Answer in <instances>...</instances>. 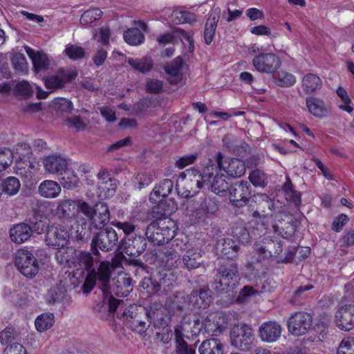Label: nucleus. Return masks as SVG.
I'll return each instance as SVG.
<instances>
[{
  "label": "nucleus",
  "mask_w": 354,
  "mask_h": 354,
  "mask_svg": "<svg viewBox=\"0 0 354 354\" xmlns=\"http://www.w3.org/2000/svg\"><path fill=\"white\" fill-rule=\"evenodd\" d=\"M59 175H61L59 185H62L64 188L72 189L77 187L80 179L73 170L67 167Z\"/></svg>",
  "instance_id": "a19ab883"
},
{
  "label": "nucleus",
  "mask_w": 354,
  "mask_h": 354,
  "mask_svg": "<svg viewBox=\"0 0 354 354\" xmlns=\"http://www.w3.org/2000/svg\"><path fill=\"white\" fill-rule=\"evenodd\" d=\"M175 344V354H196L195 344H188L180 335L177 337Z\"/></svg>",
  "instance_id": "4d7b16f0"
},
{
  "label": "nucleus",
  "mask_w": 354,
  "mask_h": 354,
  "mask_svg": "<svg viewBox=\"0 0 354 354\" xmlns=\"http://www.w3.org/2000/svg\"><path fill=\"white\" fill-rule=\"evenodd\" d=\"M259 332L262 341L273 342L280 337L281 328L279 324L274 322H268L260 326Z\"/></svg>",
  "instance_id": "b1692460"
},
{
  "label": "nucleus",
  "mask_w": 354,
  "mask_h": 354,
  "mask_svg": "<svg viewBox=\"0 0 354 354\" xmlns=\"http://www.w3.org/2000/svg\"><path fill=\"white\" fill-rule=\"evenodd\" d=\"M163 259L166 261L167 266L169 268H178L181 263V259L176 249L167 250L165 252Z\"/></svg>",
  "instance_id": "680f3d73"
},
{
  "label": "nucleus",
  "mask_w": 354,
  "mask_h": 354,
  "mask_svg": "<svg viewBox=\"0 0 354 354\" xmlns=\"http://www.w3.org/2000/svg\"><path fill=\"white\" fill-rule=\"evenodd\" d=\"M156 278L160 291L162 290L163 292H167L173 286L174 275L170 271L160 272Z\"/></svg>",
  "instance_id": "8fccbe9b"
},
{
  "label": "nucleus",
  "mask_w": 354,
  "mask_h": 354,
  "mask_svg": "<svg viewBox=\"0 0 354 354\" xmlns=\"http://www.w3.org/2000/svg\"><path fill=\"white\" fill-rule=\"evenodd\" d=\"M177 230L176 224L170 218L158 219L152 221L147 226L145 235L149 242L160 245L172 240Z\"/></svg>",
  "instance_id": "f03ea898"
},
{
  "label": "nucleus",
  "mask_w": 354,
  "mask_h": 354,
  "mask_svg": "<svg viewBox=\"0 0 354 354\" xmlns=\"http://www.w3.org/2000/svg\"><path fill=\"white\" fill-rule=\"evenodd\" d=\"M202 262L201 252L197 248L188 249L181 260L183 268L189 270L199 268Z\"/></svg>",
  "instance_id": "bb28decb"
},
{
  "label": "nucleus",
  "mask_w": 354,
  "mask_h": 354,
  "mask_svg": "<svg viewBox=\"0 0 354 354\" xmlns=\"http://www.w3.org/2000/svg\"><path fill=\"white\" fill-rule=\"evenodd\" d=\"M306 103L308 111L314 116L322 117L325 115L326 108L323 100L317 97H310L306 99Z\"/></svg>",
  "instance_id": "79ce46f5"
},
{
  "label": "nucleus",
  "mask_w": 354,
  "mask_h": 354,
  "mask_svg": "<svg viewBox=\"0 0 354 354\" xmlns=\"http://www.w3.org/2000/svg\"><path fill=\"white\" fill-rule=\"evenodd\" d=\"M239 250V245L230 238H221L215 245L216 254L227 259L237 257Z\"/></svg>",
  "instance_id": "5701e85b"
},
{
  "label": "nucleus",
  "mask_w": 354,
  "mask_h": 354,
  "mask_svg": "<svg viewBox=\"0 0 354 354\" xmlns=\"http://www.w3.org/2000/svg\"><path fill=\"white\" fill-rule=\"evenodd\" d=\"M224 346L218 339H206L200 345V354H223Z\"/></svg>",
  "instance_id": "e433bc0d"
},
{
  "label": "nucleus",
  "mask_w": 354,
  "mask_h": 354,
  "mask_svg": "<svg viewBox=\"0 0 354 354\" xmlns=\"http://www.w3.org/2000/svg\"><path fill=\"white\" fill-rule=\"evenodd\" d=\"M323 86L322 80L316 74L307 73L301 80V88L306 94H311L320 90Z\"/></svg>",
  "instance_id": "c756f323"
},
{
  "label": "nucleus",
  "mask_w": 354,
  "mask_h": 354,
  "mask_svg": "<svg viewBox=\"0 0 354 354\" xmlns=\"http://www.w3.org/2000/svg\"><path fill=\"white\" fill-rule=\"evenodd\" d=\"M62 191L59 183L52 180H45L38 187V192L44 198H54L57 197Z\"/></svg>",
  "instance_id": "cd10ccee"
},
{
  "label": "nucleus",
  "mask_w": 354,
  "mask_h": 354,
  "mask_svg": "<svg viewBox=\"0 0 354 354\" xmlns=\"http://www.w3.org/2000/svg\"><path fill=\"white\" fill-rule=\"evenodd\" d=\"M313 317L306 311H295L288 319L289 333L296 337L306 334L311 328Z\"/></svg>",
  "instance_id": "9d476101"
},
{
  "label": "nucleus",
  "mask_w": 354,
  "mask_h": 354,
  "mask_svg": "<svg viewBox=\"0 0 354 354\" xmlns=\"http://www.w3.org/2000/svg\"><path fill=\"white\" fill-rule=\"evenodd\" d=\"M75 208V203L71 199L63 200L59 202L55 209V216L59 219L68 218Z\"/></svg>",
  "instance_id": "de8ad7c7"
},
{
  "label": "nucleus",
  "mask_w": 354,
  "mask_h": 354,
  "mask_svg": "<svg viewBox=\"0 0 354 354\" xmlns=\"http://www.w3.org/2000/svg\"><path fill=\"white\" fill-rule=\"evenodd\" d=\"M97 281H98V271H92L84 274V280L83 281L82 291L85 294L89 293L95 285Z\"/></svg>",
  "instance_id": "052dcab7"
},
{
  "label": "nucleus",
  "mask_w": 354,
  "mask_h": 354,
  "mask_svg": "<svg viewBox=\"0 0 354 354\" xmlns=\"http://www.w3.org/2000/svg\"><path fill=\"white\" fill-rule=\"evenodd\" d=\"M78 208L96 229H102L110 221L109 207L104 203H99L94 206H91L86 202H81Z\"/></svg>",
  "instance_id": "39448f33"
},
{
  "label": "nucleus",
  "mask_w": 354,
  "mask_h": 354,
  "mask_svg": "<svg viewBox=\"0 0 354 354\" xmlns=\"http://www.w3.org/2000/svg\"><path fill=\"white\" fill-rule=\"evenodd\" d=\"M103 312L104 315H101L112 326L118 324L117 319L123 322L127 327L133 331L138 333H143L147 331V327L145 322L139 319L141 313L138 311H98Z\"/></svg>",
  "instance_id": "20e7f679"
},
{
  "label": "nucleus",
  "mask_w": 354,
  "mask_h": 354,
  "mask_svg": "<svg viewBox=\"0 0 354 354\" xmlns=\"http://www.w3.org/2000/svg\"><path fill=\"white\" fill-rule=\"evenodd\" d=\"M112 225L121 230L125 234V237H129L131 234L135 232L136 227L131 221H113Z\"/></svg>",
  "instance_id": "338daca9"
},
{
  "label": "nucleus",
  "mask_w": 354,
  "mask_h": 354,
  "mask_svg": "<svg viewBox=\"0 0 354 354\" xmlns=\"http://www.w3.org/2000/svg\"><path fill=\"white\" fill-rule=\"evenodd\" d=\"M42 163L46 172L59 175L64 171L68 165L67 159L57 153L44 156Z\"/></svg>",
  "instance_id": "aec40b11"
},
{
  "label": "nucleus",
  "mask_w": 354,
  "mask_h": 354,
  "mask_svg": "<svg viewBox=\"0 0 354 354\" xmlns=\"http://www.w3.org/2000/svg\"><path fill=\"white\" fill-rule=\"evenodd\" d=\"M218 312L219 311L211 313L207 315L203 321H201L203 326V330L205 333L209 334L210 333L217 331L221 332L225 328V326L220 324L218 320H216L217 317H218L219 319H221V313L218 315Z\"/></svg>",
  "instance_id": "72a5a7b5"
},
{
  "label": "nucleus",
  "mask_w": 354,
  "mask_h": 354,
  "mask_svg": "<svg viewBox=\"0 0 354 354\" xmlns=\"http://www.w3.org/2000/svg\"><path fill=\"white\" fill-rule=\"evenodd\" d=\"M75 251L72 247H61L55 253V259L60 265L73 266Z\"/></svg>",
  "instance_id": "4c0bfd02"
},
{
  "label": "nucleus",
  "mask_w": 354,
  "mask_h": 354,
  "mask_svg": "<svg viewBox=\"0 0 354 354\" xmlns=\"http://www.w3.org/2000/svg\"><path fill=\"white\" fill-rule=\"evenodd\" d=\"M124 41L130 45L136 46L144 42L145 36L138 28L129 29L124 32Z\"/></svg>",
  "instance_id": "5fc2aeb1"
},
{
  "label": "nucleus",
  "mask_w": 354,
  "mask_h": 354,
  "mask_svg": "<svg viewBox=\"0 0 354 354\" xmlns=\"http://www.w3.org/2000/svg\"><path fill=\"white\" fill-rule=\"evenodd\" d=\"M222 169L218 166V153L216 154L214 159H209L205 166L203 167L201 174L203 176L204 180L207 183V185L211 182V180L214 178V176L218 174V170Z\"/></svg>",
  "instance_id": "58836bf2"
},
{
  "label": "nucleus",
  "mask_w": 354,
  "mask_h": 354,
  "mask_svg": "<svg viewBox=\"0 0 354 354\" xmlns=\"http://www.w3.org/2000/svg\"><path fill=\"white\" fill-rule=\"evenodd\" d=\"M15 263L19 271L27 278L32 279L39 272V266L37 259L27 250L20 249L17 251Z\"/></svg>",
  "instance_id": "0eeeda50"
},
{
  "label": "nucleus",
  "mask_w": 354,
  "mask_h": 354,
  "mask_svg": "<svg viewBox=\"0 0 354 354\" xmlns=\"http://www.w3.org/2000/svg\"><path fill=\"white\" fill-rule=\"evenodd\" d=\"M28 224V227L30 228L31 234L35 232L38 234H41L44 232L46 233V230L49 227L45 221L38 219L36 217L30 218Z\"/></svg>",
  "instance_id": "e2e57ef3"
},
{
  "label": "nucleus",
  "mask_w": 354,
  "mask_h": 354,
  "mask_svg": "<svg viewBox=\"0 0 354 354\" xmlns=\"http://www.w3.org/2000/svg\"><path fill=\"white\" fill-rule=\"evenodd\" d=\"M121 248L129 257H137L146 249L147 241L140 235L124 237L120 242Z\"/></svg>",
  "instance_id": "dca6fc26"
},
{
  "label": "nucleus",
  "mask_w": 354,
  "mask_h": 354,
  "mask_svg": "<svg viewBox=\"0 0 354 354\" xmlns=\"http://www.w3.org/2000/svg\"><path fill=\"white\" fill-rule=\"evenodd\" d=\"M273 230L275 233L281 235L283 238L289 239L292 238L297 229V222L292 219L284 222L283 219L278 220L277 223L272 225Z\"/></svg>",
  "instance_id": "c85d7f7f"
},
{
  "label": "nucleus",
  "mask_w": 354,
  "mask_h": 354,
  "mask_svg": "<svg viewBox=\"0 0 354 354\" xmlns=\"http://www.w3.org/2000/svg\"><path fill=\"white\" fill-rule=\"evenodd\" d=\"M148 321L154 328L163 329L169 327L171 315H167L165 311H145Z\"/></svg>",
  "instance_id": "2f4dec72"
},
{
  "label": "nucleus",
  "mask_w": 354,
  "mask_h": 354,
  "mask_svg": "<svg viewBox=\"0 0 354 354\" xmlns=\"http://www.w3.org/2000/svg\"><path fill=\"white\" fill-rule=\"evenodd\" d=\"M218 210V202L216 198H205L201 203L200 207L198 209V214H213Z\"/></svg>",
  "instance_id": "6e6d98bb"
},
{
  "label": "nucleus",
  "mask_w": 354,
  "mask_h": 354,
  "mask_svg": "<svg viewBox=\"0 0 354 354\" xmlns=\"http://www.w3.org/2000/svg\"><path fill=\"white\" fill-rule=\"evenodd\" d=\"M64 124L74 131H83L86 126L80 116H72L66 118Z\"/></svg>",
  "instance_id": "69168bd1"
},
{
  "label": "nucleus",
  "mask_w": 354,
  "mask_h": 354,
  "mask_svg": "<svg viewBox=\"0 0 354 354\" xmlns=\"http://www.w3.org/2000/svg\"><path fill=\"white\" fill-rule=\"evenodd\" d=\"M118 241V236L112 227H106L97 233L92 239L91 250L94 255L100 254L97 248L101 250L109 252L114 249Z\"/></svg>",
  "instance_id": "1a4fd4ad"
},
{
  "label": "nucleus",
  "mask_w": 354,
  "mask_h": 354,
  "mask_svg": "<svg viewBox=\"0 0 354 354\" xmlns=\"http://www.w3.org/2000/svg\"><path fill=\"white\" fill-rule=\"evenodd\" d=\"M337 354H354V338L344 339L337 348Z\"/></svg>",
  "instance_id": "774afa93"
},
{
  "label": "nucleus",
  "mask_w": 354,
  "mask_h": 354,
  "mask_svg": "<svg viewBox=\"0 0 354 354\" xmlns=\"http://www.w3.org/2000/svg\"><path fill=\"white\" fill-rule=\"evenodd\" d=\"M179 178L185 181V185L198 193L201 189L207 185L201 171L195 167L186 169L180 173Z\"/></svg>",
  "instance_id": "4be33fe9"
},
{
  "label": "nucleus",
  "mask_w": 354,
  "mask_h": 354,
  "mask_svg": "<svg viewBox=\"0 0 354 354\" xmlns=\"http://www.w3.org/2000/svg\"><path fill=\"white\" fill-rule=\"evenodd\" d=\"M252 65L259 73H274L281 66V59L274 53H260L252 59Z\"/></svg>",
  "instance_id": "9b49d317"
},
{
  "label": "nucleus",
  "mask_w": 354,
  "mask_h": 354,
  "mask_svg": "<svg viewBox=\"0 0 354 354\" xmlns=\"http://www.w3.org/2000/svg\"><path fill=\"white\" fill-rule=\"evenodd\" d=\"M20 187L21 183L19 179L13 176L8 177L1 183L2 192L9 196L18 193Z\"/></svg>",
  "instance_id": "864d4df0"
},
{
  "label": "nucleus",
  "mask_w": 354,
  "mask_h": 354,
  "mask_svg": "<svg viewBox=\"0 0 354 354\" xmlns=\"http://www.w3.org/2000/svg\"><path fill=\"white\" fill-rule=\"evenodd\" d=\"M127 62L133 68L143 73L149 72L153 67V62L149 57L140 59L129 58Z\"/></svg>",
  "instance_id": "3c124183"
},
{
  "label": "nucleus",
  "mask_w": 354,
  "mask_h": 354,
  "mask_svg": "<svg viewBox=\"0 0 354 354\" xmlns=\"http://www.w3.org/2000/svg\"><path fill=\"white\" fill-rule=\"evenodd\" d=\"M31 235L32 234L28 224L24 222L15 225L10 230V239L17 244L28 241Z\"/></svg>",
  "instance_id": "a878e982"
},
{
  "label": "nucleus",
  "mask_w": 354,
  "mask_h": 354,
  "mask_svg": "<svg viewBox=\"0 0 354 354\" xmlns=\"http://www.w3.org/2000/svg\"><path fill=\"white\" fill-rule=\"evenodd\" d=\"M218 166L222 168L226 174L232 178H239L242 176L246 170L245 163L239 158H225L221 152H218Z\"/></svg>",
  "instance_id": "2eb2a0df"
},
{
  "label": "nucleus",
  "mask_w": 354,
  "mask_h": 354,
  "mask_svg": "<svg viewBox=\"0 0 354 354\" xmlns=\"http://www.w3.org/2000/svg\"><path fill=\"white\" fill-rule=\"evenodd\" d=\"M113 267L109 262L100 263L98 268V284L104 292H112L116 296L124 297L133 290L132 280L124 272L119 273L111 281Z\"/></svg>",
  "instance_id": "f257e3e1"
},
{
  "label": "nucleus",
  "mask_w": 354,
  "mask_h": 354,
  "mask_svg": "<svg viewBox=\"0 0 354 354\" xmlns=\"http://www.w3.org/2000/svg\"><path fill=\"white\" fill-rule=\"evenodd\" d=\"M26 52L32 59L34 70L36 72L46 71L49 66L47 55L41 52H35L30 47H26Z\"/></svg>",
  "instance_id": "7c9ffc66"
},
{
  "label": "nucleus",
  "mask_w": 354,
  "mask_h": 354,
  "mask_svg": "<svg viewBox=\"0 0 354 354\" xmlns=\"http://www.w3.org/2000/svg\"><path fill=\"white\" fill-rule=\"evenodd\" d=\"M54 323V315L50 312H46L39 315L35 322L36 329L39 332H44L49 329Z\"/></svg>",
  "instance_id": "c03bdc74"
},
{
  "label": "nucleus",
  "mask_w": 354,
  "mask_h": 354,
  "mask_svg": "<svg viewBox=\"0 0 354 354\" xmlns=\"http://www.w3.org/2000/svg\"><path fill=\"white\" fill-rule=\"evenodd\" d=\"M337 326L343 330L348 331L354 328V311H336Z\"/></svg>",
  "instance_id": "f704fd0d"
},
{
  "label": "nucleus",
  "mask_w": 354,
  "mask_h": 354,
  "mask_svg": "<svg viewBox=\"0 0 354 354\" xmlns=\"http://www.w3.org/2000/svg\"><path fill=\"white\" fill-rule=\"evenodd\" d=\"M232 234L239 243H247L250 241V233L242 223H235L232 227Z\"/></svg>",
  "instance_id": "49530a36"
},
{
  "label": "nucleus",
  "mask_w": 354,
  "mask_h": 354,
  "mask_svg": "<svg viewBox=\"0 0 354 354\" xmlns=\"http://www.w3.org/2000/svg\"><path fill=\"white\" fill-rule=\"evenodd\" d=\"M77 76L75 67L70 66L59 68L57 73L44 79L45 85L48 88H59L71 82Z\"/></svg>",
  "instance_id": "f8f14e48"
},
{
  "label": "nucleus",
  "mask_w": 354,
  "mask_h": 354,
  "mask_svg": "<svg viewBox=\"0 0 354 354\" xmlns=\"http://www.w3.org/2000/svg\"><path fill=\"white\" fill-rule=\"evenodd\" d=\"M93 258L91 253L86 251H75L74 267L80 266L87 272L95 271L93 269Z\"/></svg>",
  "instance_id": "c9c22d12"
},
{
  "label": "nucleus",
  "mask_w": 354,
  "mask_h": 354,
  "mask_svg": "<svg viewBox=\"0 0 354 354\" xmlns=\"http://www.w3.org/2000/svg\"><path fill=\"white\" fill-rule=\"evenodd\" d=\"M183 60L180 57H176L171 63L165 66L167 75V80L171 84H176L182 79L180 70L183 67Z\"/></svg>",
  "instance_id": "393cba45"
},
{
  "label": "nucleus",
  "mask_w": 354,
  "mask_h": 354,
  "mask_svg": "<svg viewBox=\"0 0 354 354\" xmlns=\"http://www.w3.org/2000/svg\"><path fill=\"white\" fill-rule=\"evenodd\" d=\"M102 12L97 8H92L86 10L81 16L80 24L87 26L100 18Z\"/></svg>",
  "instance_id": "13d9d810"
},
{
  "label": "nucleus",
  "mask_w": 354,
  "mask_h": 354,
  "mask_svg": "<svg viewBox=\"0 0 354 354\" xmlns=\"http://www.w3.org/2000/svg\"><path fill=\"white\" fill-rule=\"evenodd\" d=\"M193 32L192 30L185 31V30L176 28L171 32H167L164 35L157 37L156 41L161 46L169 44H174L176 42V36H182L189 43V50L192 52L194 50Z\"/></svg>",
  "instance_id": "f3484780"
},
{
  "label": "nucleus",
  "mask_w": 354,
  "mask_h": 354,
  "mask_svg": "<svg viewBox=\"0 0 354 354\" xmlns=\"http://www.w3.org/2000/svg\"><path fill=\"white\" fill-rule=\"evenodd\" d=\"M273 288L267 281H261L254 286H245L239 292L236 301L239 304L246 302L250 297L260 296L264 292H270Z\"/></svg>",
  "instance_id": "a211bd4d"
},
{
  "label": "nucleus",
  "mask_w": 354,
  "mask_h": 354,
  "mask_svg": "<svg viewBox=\"0 0 354 354\" xmlns=\"http://www.w3.org/2000/svg\"><path fill=\"white\" fill-rule=\"evenodd\" d=\"M258 252L263 254L265 257H277L283 250V243L281 241L268 243L265 246H261L257 249Z\"/></svg>",
  "instance_id": "37998d69"
},
{
  "label": "nucleus",
  "mask_w": 354,
  "mask_h": 354,
  "mask_svg": "<svg viewBox=\"0 0 354 354\" xmlns=\"http://www.w3.org/2000/svg\"><path fill=\"white\" fill-rule=\"evenodd\" d=\"M209 185L212 192L219 196H225L230 188L229 183L223 174L215 175Z\"/></svg>",
  "instance_id": "ea45409f"
},
{
  "label": "nucleus",
  "mask_w": 354,
  "mask_h": 354,
  "mask_svg": "<svg viewBox=\"0 0 354 354\" xmlns=\"http://www.w3.org/2000/svg\"><path fill=\"white\" fill-rule=\"evenodd\" d=\"M283 191L287 201L293 203L295 206H298L301 203V194L294 189L293 185L288 176L286 177Z\"/></svg>",
  "instance_id": "a18cd8bd"
},
{
  "label": "nucleus",
  "mask_w": 354,
  "mask_h": 354,
  "mask_svg": "<svg viewBox=\"0 0 354 354\" xmlns=\"http://www.w3.org/2000/svg\"><path fill=\"white\" fill-rule=\"evenodd\" d=\"M230 339L234 347L243 352L250 351L254 340L253 330L247 324L235 326L231 330Z\"/></svg>",
  "instance_id": "423d86ee"
},
{
  "label": "nucleus",
  "mask_w": 354,
  "mask_h": 354,
  "mask_svg": "<svg viewBox=\"0 0 354 354\" xmlns=\"http://www.w3.org/2000/svg\"><path fill=\"white\" fill-rule=\"evenodd\" d=\"M65 53L72 60H77L84 57L85 50L81 46L68 44L66 46Z\"/></svg>",
  "instance_id": "0e129e2a"
},
{
  "label": "nucleus",
  "mask_w": 354,
  "mask_h": 354,
  "mask_svg": "<svg viewBox=\"0 0 354 354\" xmlns=\"http://www.w3.org/2000/svg\"><path fill=\"white\" fill-rule=\"evenodd\" d=\"M257 204L256 209L252 212L253 217H266L272 215L275 209L276 202L266 194L254 195L253 200Z\"/></svg>",
  "instance_id": "412c9836"
},
{
  "label": "nucleus",
  "mask_w": 354,
  "mask_h": 354,
  "mask_svg": "<svg viewBox=\"0 0 354 354\" xmlns=\"http://www.w3.org/2000/svg\"><path fill=\"white\" fill-rule=\"evenodd\" d=\"M191 319L189 317H184L180 322V324L177 325L174 329V341L177 339L178 335H180L183 339L185 338L190 340V328H192Z\"/></svg>",
  "instance_id": "603ef678"
},
{
  "label": "nucleus",
  "mask_w": 354,
  "mask_h": 354,
  "mask_svg": "<svg viewBox=\"0 0 354 354\" xmlns=\"http://www.w3.org/2000/svg\"><path fill=\"white\" fill-rule=\"evenodd\" d=\"M172 189L173 181L167 178L163 179L160 182L159 185L153 189L150 196V199H153V196L165 198L171 192Z\"/></svg>",
  "instance_id": "09e8293b"
},
{
  "label": "nucleus",
  "mask_w": 354,
  "mask_h": 354,
  "mask_svg": "<svg viewBox=\"0 0 354 354\" xmlns=\"http://www.w3.org/2000/svg\"><path fill=\"white\" fill-rule=\"evenodd\" d=\"M239 280L238 265L234 262H224L218 268L213 288L218 292H227L236 287Z\"/></svg>",
  "instance_id": "7ed1b4c3"
},
{
  "label": "nucleus",
  "mask_w": 354,
  "mask_h": 354,
  "mask_svg": "<svg viewBox=\"0 0 354 354\" xmlns=\"http://www.w3.org/2000/svg\"><path fill=\"white\" fill-rule=\"evenodd\" d=\"M209 289H201L193 291L187 296L188 308L198 310L207 309L212 301Z\"/></svg>",
  "instance_id": "6ab92c4d"
},
{
  "label": "nucleus",
  "mask_w": 354,
  "mask_h": 354,
  "mask_svg": "<svg viewBox=\"0 0 354 354\" xmlns=\"http://www.w3.org/2000/svg\"><path fill=\"white\" fill-rule=\"evenodd\" d=\"M219 19L220 12H214L207 20L203 32L204 41L207 45L211 44L213 41Z\"/></svg>",
  "instance_id": "473e14b6"
},
{
  "label": "nucleus",
  "mask_w": 354,
  "mask_h": 354,
  "mask_svg": "<svg viewBox=\"0 0 354 354\" xmlns=\"http://www.w3.org/2000/svg\"><path fill=\"white\" fill-rule=\"evenodd\" d=\"M140 299L138 306L142 307L144 310H158L157 306L152 304L157 301L155 295L160 292L156 278L144 277L140 283Z\"/></svg>",
  "instance_id": "6e6552de"
},
{
  "label": "nucleus",
  "mask_w": 354,
  "mask_h": 354,
  "mask_svg": "<svg viewBox=\"0 0 354 354\" xmlns=\"http://www.w3.org/2000/svg\"><path fill=\"white\" fill-rule=\"evenodd\" d=\"M69 237V232L66 227L59 224H53L49 225L46 230L45 241L50 246L63 247L66 244Z\"/></svg>",
  "instance_id": "4468645a"
},
{
  "label": "nucleus",
  "mask_w": 354,
  "mask_h": 354,
  "mask_svg": "<svg viewBox=\"0 0 354 354\" xmlns=\"http://www.w3.org/2000/svg\"><path fill=\"white\" fill-rule=\"evenodd\" d=\"M250 189V183L243 180L230 187L227 192L232 205L237 207L245 206L251 198Z\"/></svg>",
  "instance_id": "ddd939ff"
},
{
  "label": "nucleus",
  "mask_w": 354,
  "mask_h": 354,
  "mask_svg": "<svg viewBox=\"0 0 354 354\" xmlns=\"http://www.w3.org/2000/svg\"><path fill=\"white\" fill-rule=\"evenodd\" d=\"M275 84L280 87H290L296 82L295 77L288 72L281 71L274 78Z\"/></svg>",
  "instance_id": "bf43d9fd"
}]
</instances>
